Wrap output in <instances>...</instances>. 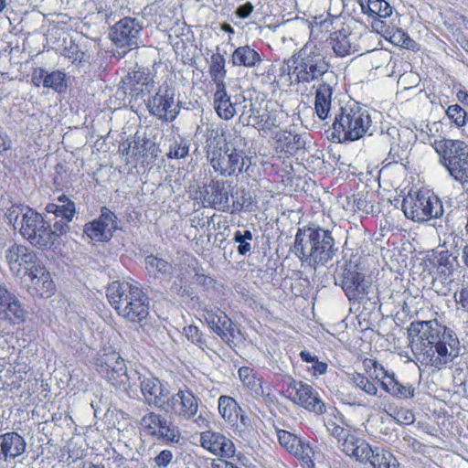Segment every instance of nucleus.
Returning <instances> with one entry per match:
<instances>
[{"label":"nucleus","instance_id":"obj_34","mask_svg":"<svg viewBox=\"0 0 468 468\" xmlns=\"http://www.w3.org/2000/svg\"><path fill=\"white\" fill-rule=\"evenodd\" d=\"M130 91L136 97L148 93L154 88V80L143 70H135L129 77Z\"/></svg>","mask_w":468,"mask_h":468},{"label":"nucleus","instance_id":"obj_26","mask_svg":"<svg viewBox=\"0 0 468 468\" xmlns=\"http://www.w3.org/2000/svg\"><path fill=\"white\" fill-rule=\"evenodd\" d=\"M238 103V98L236 101H231L230 95L227 91V85L215 88L213 94V106L218 116L225 121L232 119L236 112V104Z\"/></svg>","mask_w":468,"mask_h":468},{"label":"nucleus","instance_id":"obj_2","mask_svg":"<svg viewBox=\"0 0 468 468\" xmlns=\"http://www.w3.org/2000/svg\"><path fill=\"white\" fill-rule=\"evenodd\" d=\"M282 71H287L291 82L309 85L318 82L333 81L334 71L330 70V64L326 57L319 48L312 44H305L298 52L284 61Z\"/></svg>","mask_w":468,"mask_h":468},{"label":"nucleus","instance_id":"obj_8","mask_svg":"<svg viewBox=\"0 0 468 468\" xmlns=\"http://www.w3.org/2000/svg\"><path fill=\"white\" fill-rule=\"evenodd\" d=\"M402 210L407 218L418 223L441 218L444 213L441 199L424 188L410 192L402 200Z\"/></svg>","mask_w":468,"mask_h":468},{"label":"nucleus","instance_id":"obj_11","mask_svg":"<svg viewBox=\"0 0 468 468\" xmlns=\"http://www.w3.org/2000/svg\"><path fill=\"white\" fill-rule=\"evenodd\" d=\"M20 233L34 247L47 249L52 246L49 223L31 208H27L22 215Z\"/></svg>","mask_w":468,"mask_h":468},{"label":"nucleus","instance_id":"obj_49","mask_svg":"<svg viewBox=\"0 0 468 468\" xmlns=\"http://www.w3.org/2000/svg\"><path fill=\"white\" fill-rule=\"evenodd\" d=\"M324 425L328 432L337 439L339 448L341 447L342 441H344L346 439L348 440L349 437L354 434L350 427H343L332 419L325 420Z\"/></svg>","mask_w":468,"mask_h":468},{"label":"nucleus","instance_id":"obj_55","mask_svg":"<svg viewBox=\"0 0 468 468\" xmlns=\"http://www.w3.org/2000/svg\"><path fill=\"white\" fill-rule=\"evenodd\" d=\"M454 258L451 255H441L438 260L437 271L447 280L454 270Z\"/></svg>","mask_w":468,"mask_h":468},{"label":"nucleus","instance_id":"obj_7","mask_svg":"<svg viewBox=\"0 0 468 468\" xmlns=\"http://www.w3.org/2000/svg\"><path fill=\"white\" fill-rule=\"evenodd\" d=\"M206 155L214 171L222 176H237L243 173L245 165L246 171L250 165L243 150L228 144L221 146L216 138L207 141Z\"/></svg>","mask_w":468,"mask_h":468},{"label":"nucleus","instance_id":"obj_44","mask_svg":"<svg viewBox=\"0 0 468 468\" xmlns=\"http://www.w3.org/2000/svg\"><path fill=\"white\" fill-rule=\"evenodd\" d=\"M362 9L364 13L376 15L381 18L388 17L392 14V7L385 0H368L367 7L362 5Z\"/></svg>","mask_w":468,"mask_h":468},{"label":"nucleus","instance_id":"obj_47","mask_svg":"<svg viewBox=\"0 0 468 468\" xmlns=\"http://www.w3.org/2000/svg\"><path fill=\"white\" fill-rule=\"evenodd\" d=\"M392 138L393 137L389 132H382L379 134V142L386 144V148L389 147L388 156L383 161V163H385V166H388L393 163L398 164L399 162L402 161V157H400L399 154V146L393 144L391 140Z\"/></svg>","mask_w":468,"mask_h":468},{"label":"nucleus","instance_id":"obj_32","mask_svg":"<svg viewBox=\"0 0 468 468\" xmlns=\"http://www.w3.org/2000/svg\"><path fill=\"white\" fill-rule=\"evenodd\" d=\"M154 437L166 444L178 443L181 439V432L174 421L164 416Z\"/></svg>","mask_w":468,"mask_h":468},{"label":"nucleus","instance_id":"obj_54","mask_svg":"<svg viewBox=\"0 0 468 468\" xmlns=\"http://www.w3.org/2000/svg\"><path fill=\"white\" fill-rule=\"evenodd\" d=\"M389 40L393 44L406 48H413L415 45V41L411 39L405 31L399 28L396 29V31L389 36Z\"/></svg>","mask_w":468,"mask_h":468},{"label":"nucleus","instance_id":"obj_27","mask_svg":"<svg viewBox=\"0 0 468 468\" xmlns=\"http://www.w3.org/2000/svg\"><path fill=\"white\" fill-rule=\"evenodd\" d=\"M261 61L260 53L250 45L236 48L230 57V62L234 67L251 69L260 65Z\"/></svg>","mask_w":468,"mask_h":468},{"label":"nucleus","instance_id":"obj_30","mask_svg":"<svg viewBox=\"0 0 468 468\" xmlns=\"http://www.w3.org/2000/svg\"><path fill=\"white\" fill-rule=\"evenodd\" d=\"M355 35L343 31H335L331 35V45L334 52L339 57H346L356 51L353 40Z\"/></svg>","mask_w":468,"mask_h":468},{"label":"nucleus","instance_id":"obj_48","mask_svg":"<svg viewBox=\"0 0 468 468\" xmlns=\"http://www.w3.org/2000/svg\"><path fill=\"white\" fill-rule=\"evenodd\" d=\"M163 417V415L154 411L148 412L142 417L140 426L146 434L154 437L157 427L161 425Z\"/></svg>","mask_w":468,"mask_h":468},{"label":"nucleus","instance_id":"obj_17","mask_svg":"<svg viewBox=\"0 0 468 468\" xmlns=\"http://www.w3.org/2000/svg\"><path fill=\"white\" fill-rule=\"evenodd\" d=\"M369 375L377 379L380 383L382 389L393 398L408 399L414 397L415 388L412 385L399 382L395 373L386 369L382 364Z\"/></svg>","mask_w":468,"mask_h":468},{"label":"nucleus","instance_id":"obj_40","mask_svg":"<svg viewBox=\"0 0 468 468\" xmlns=\"http://www.w3.org/2000/svg\"><path fill=\"white\" fill-rule=\"evenodd\" d=\"M244 105L242 106V112L239 115V122L244 125H252L258 129V122L261 121L262 113L260 109L256 107V103L252 102L251 100L247 101L243 99Z\"/></svg>","mask_w":468,"mask_h":468},{"label":"nucleus","instance_id":"obj_33","mask_svg":"<svg viewBox=\"0 0 468 468\" xmlns=\"http://www.w3.org/2000/svg\"><path fill=\"white\" fill-rule=\"evenodd\" d=\"M218 404L220 416L229 424H237L239 412L242 411L238 402L229 396L222 395L218 398Z\"/></svg>","mask_w":468,"mask_h":468},{"label":"nucleus","instance_id":"obj_31","mask_svg":"<svg viewBox=\"0 0 468 468\" xmlns=\"http://www.w3.org/2000/svg\"><path fill=\"white\" fill-rule=\"evenodd\" d=\"M238 374L242 385L248 388L254 397L259 398L264 395L262 379L252 368L242 367L239 369Z\"/></svg>","mask_w":468,"mask_h":468},{"label":"nucleus","instance_id":"obj_37","mask_svg":"<svg viewBox=\"0 0 468 468\" xmlns=\"http://www.w3.org/2000/svg\"><path fill=\"white\" fill-rule=\"evenodd\" d=\"M374 453L369 457L367 463L373 468H398L399 463L395 456L388 451L375 447L373 448Z\"/></svg>","mask_w":468,"mask_h":468},{"label":"nucleus","instance_id":"obj_19","mask_svg":"<svg viewBox=\"0 0 468 468\" xmlns=\"http://www.w3.org/2000/svg\"><path fill=\"white\" fill-rule=\"evenodd\" d=\"M139 385L144 401L149 406H154L162 410L165 401L169 394L168 388L154 377L140 376L137 373Z\"/></svg>","mask_w":468,"mask_h":468},{"label":"nucleus","instance_id":"obj_39","mask_svg":"<svg viewBox=\"0 0 468 468\" xmlns=\"http://www.w3.org/2000/svg\"><path fill=\"white\" fill-rule=\"evenodd\" d=\"M278 147L287 154H293L303 147L301 135L292 132H282L278 135Z\"/></svg>","mask_w":468,"mask_h":468},{"label":"nucleus","instance_id":"obj_5","mask_svg":"<svg viewBox=\"0 0 468 468\" xmlns=\"http://www.w3.org/2000/svg\"><path fill=\"white\" fill-rule=\"evenodd\" d=\"M375 128L370 110L355 101L340 106L335 113L333 135L339 142L356 141L367 133L371 135Z\"/></svg>","mask_w":468,"mask_h":468},{"label":"nucleus","instance_id":"obj_21","mask_svg":"<svg viewBox=\"0 0 468 468\" xmlns=\"http://www.w3.org/2000/svg\"><path fill=\"white\" fill-rule=\"evenodd\" d=\"M200 444L204 449L223 458H230L235 452L232 441L219 432L211 431L202 432Z\"/></svg>","mask_w":468,"mask_h":468},{"label":"nucleus","instance_id":"obj_18","mask_svg":"<svg viewBox=\"0 0 468 468\" xmlns=\"http://www.w3.org/2000/svg\"><path fill=\"white\" fill-rule=\"evenodd\" d=\"M288 388L295 392L294 401L301 407L316 414H323L325 411L324 403L312 386L292 379Z\"/></svg>","mask_w":468,"mask_h":468},{"label":"nucleus","instance_id":"obj_61","mask_svg":"<svg viewBox=\"0 0 468 468\" xmlns=\"http://www.w3.org/2000/svg\"><path fill=\"white\" fill-rule=\"evenodd\" d=\"M253 9H254V6L251 5V3L247 2V3L239 5L237 8L235 14L237 15L238 17L244 19L250 16Z\"/></svg>","mask_w":468,"mask_h":468},{"label":"nucleus","instance_id":"obj_52","mask_svg":"<svg viewBox=\"0 0 468 468\" xmlns=\"http://www.w3.org/2000/svg\"><path fill=\"white\" fill-rule=\"evenodd\" d=\"M352 381L354 385L370 396L378 395L376 384L368 379L367 377L356 373L353 375Z\"/></svg>","mask_w":468,"mask_h":468},{"label":"nucleus","instance_id":"obj_4","mask_svg":"<svg viewBox=\"0 0 468 468\" xmlns=\"http://www.w3.org/2000/svg\"><path fill=\"white\" fill-rule=\"evenodd\" d=\"M107 298L118 314L132 323H141L149 314V298L137 282H112Z\"/></svg>","mask_w":468,"mask_h":468},{"label":"nucleus","instance_id":"obj_15","mask_svg":"<svg viewBox=\"0 0 468 468\" xmlns=\"http://www.w3.org/2000/svg\"><path fill=\"white\" fill-rule=\"evenodd\" d=\"M5 258L10 271L15 276H19L23 271L27 274L29 269H33L40 262L32 250L16 243L5 250Z\"/></svg>","mask_w":468,"mask_h":468},{"label":"nucleus","instance_id":"obj_36","mask_svg":"<svg viewBox=\"0 0 468 468\" xmlns=\"http://www.w3.org/2000/svg\"><path fill=\"white\" fill-rule=\"evenodd\" d=\"M4 315L5 318L9 319V321L14 324H19L25 322L27 316V311L21 303L20 300L15 294L13 299L9 301L6 305L3 307L1 310V315Z\"/></svg>","mask_w":468,"mask_h":468},{"label":"nucleus","instance_id":"obj_14","mask_svg":"<svg viewBox=\"0 0 468 468\" xmlns=\"http://www.w3.org/2000/svg\"><path fill=\"white\" fill-rule=\"evenodd\" d=\"M335 283L342 287L349 300L360 301L369 292L371 282L356 267L346 266L341 273L335 275Z\"/></svg>","mask_w":468,"mask_h":468},{"label":"nucleus","instance_id":"obj_23","mask_svg":"<svg viewBox=\"0 0 468 468\" xmlns=\"http://www.w3.org/2000/svg\"><path fill=\"white\" fill-rule=\"evenodd\" d=\"M25 439L17 432L11 431L0 435V462H9L26 452Z\"/></svg>","mask_w":468,"mask_h":468},{"label":"nucleus","instance_id":"obj_62","mask_svg":"<svg viewBox=\"0 0 468 468\" xmlns=\"http://www.w3.org/2000/svg\"><path fill=\"white\" fill-rule=\"evenodd\" d=\"M239 420H240V424L243 427L240 429V431H243L249 435L251 432V431H253V427L251 426L250 418L243 414L242 411H240Z\"/></svg>","mask_w":468,"mask_h":468},{"label":"nucleus","instance_id":"obj_53","mask_svg":"<svg viewBox=\"0 0 468 468\" xmlns=\"http://www.w3.org/2000/svg\"><path fill=\"white\" fill-rule=\"evenodd\" d=\"M184 335L189 341H191L202 350L207 347V341L203 337V334L196 325L190 324L184 327Z\"/></svg>","mask_w":468,"mask_h":468},{"label":"nucleus","instance_id":"obj_9","mask_svg":"<svg viewBox=\"0 0 468 468\" xmlns=\"http://www.w3.org/2000/svg\"><path fill=\"white\" fill-rule=\"evenodd\" d=\"M200 398L187 386L179 388L176 393L167 396L162 410L174 415L179 420H192L198 427L207 426L206 414L199 411Z\"/></svg>","mask_w":468,"mask_h":468},{"label":"nucleus","instance_id":"obj_64","mask_svg":"<svg viewBox=\"0 0 468 468\" xmlns=\"http://www.w3.org/2000/svg\"><path fill=\"white\" fill-rule=\"evenodd\" d=\"M398 420L403 424H410L414 421V414L410 410H405L398 413Z\"/></svg>","mask_w":468,"mask_h":468},{"label":"nucleus","instance_id":"obj_57","mask_svg":"<svg viewBox=\"0 0 468 468\" xmlns=\"http://www.w3.org/2000/svg\"><path fill=\"white\" fill-rule=\"evenodd\" d=\"M75 214L74 202H68L67 204H59L58 209L56 211V218L72 219Z\"/></svg>","mask_w":468,"mask_h":468},{"label":"nucleus","instance_id":"obj_3","mask_svg":"<svg viewBox=\"0 0 468 468\" xmlns=\"http://www.w3.org/2000/svg\"><path fill=\"white\" fill-rule=\"evenodd\" d=\"M295 256L314 271L326 265L337 251L332 232L321 227L299 229L292 249Z\"/></svg>","mask_w":468,"mask_h":468},{"label":"nucleus","instance_id":"obj_25","mask_svg":"<svg viewBox=\"0 0 468 468\" xmlns=\"http://www.w3.org/2000/svg\"><path fill=\"white\" fill-rule=\"evenodd\" d=\"M341 451L347 456L354 457L357 462L366 464L369 460L370 454L374 453L373 448L364 439L358 438L355 434L341 442Z\"/></svg>","mask_w":468,"mask_h":468},{"label":"nucleus","instance_id":"obj_6","mask_svg":"<svg viewBox=\"0 0 468 468\" xmlns=\"http://www.w3.org/2000/svg\"><path fill=\"white\" fill-rule=\"evenodd\" d=\"M439 164L463 188L468 186V143L455 139H435L431 144Z\"/></svg>","mask_w":468,"mask_h":468},{"label":"nucleus","instance_id":"obj_13","mask_svg":"<svg viewBox=\"0 0 468 468\" xmlns=\"http://www.w3.org/2000/svg\"><path fill=\"white\" fill-rule=\"evenodd\" d=\"M176 90L166 83L161 85L156 93L147 101L149 112L160 120L174 121L178 113L179 107L175 102Z\"/></svg>","mask_w":468,"mask_h":468},{"label":"nucleus","instance_id":"obj_10","mask_svg":"<svg viewBox=\"0 0 468 468\" xmlns=\"http://www.w3.org/2000/svg\"><path fill=\"white\" fill-rule=\"evenodd\" d=\"M95 367L98 373L114 387H123L134 379L137 372L128 374L125 360L112 347L100 350L95 358Z\"/></svg>","mask_w":468,"mask_h":468},{"label":"nucleus","instance_id":"obj_50","mask_svg":"<svg viewBox=\"0 0 468 468\" xmlns=\"http://www.w3.org/2000/svg\"><path fill=\"white\" fill-rule=\"evenodd\" d=\"M234 242L238 243L237 251L239 255L245 256L251 250L250 241L252 240V232L249 229L235 231L233 235Z\"/></svg>","mask_w":468,"mask_h":468},{"label":"nucleus","instance_id":"obj_56","mask_svg":"<svg viewBox=\"0 0 468 468\" xmlns=\"http://www.w3.org/2000/svg\"><path fill=\"white\" fill-rule=\"evenodd\" d=\"M71 220L72 219L58 218V219L55 220L52 227L50 226V233L52 236V245H54L55 241L60 235L65 234L69 230V223Z\"/></svg>","mask_w":468,"mask_h":468},{"label":"nucleus","instance_id":"obj_29","mask_svg":"<svg viewBox=\"0 0 468 468\" xmlns=\"http://www.w3.org/2000/svg\"><path fill=\"white\" fill-rule=\"evenodd\" d=\"M133 154L134 157L142 158V163L150 164L156 160L159 148L157 144L135 133L133 137Z\"/></svg>","mask_w":468,"mask_h":468},{"label":"nucleus","instance_id":"obj_45","mask_svg":"<svg viewBox=\"0 0 468 468\" xmlns=\"http://www.w3.org/2000/svg\"><path fill=\"white\" fill-rule=\"evenodd\" d=\"M445 113L452 126L461 129L466 125L468 120L467 112L459 104L448 106Z\"/></svg>","mask_w":468,"mask_h":468},{"label":"nucleus","instance_id":"obj_43","mask_svg":"<svg viewBox=\"0 0 468 468\" xmlns=\"http://www.w3.org/2000/svg\"><path fill=\"white\" fill-rule=\"evenodd\" d=\"M190 145V140L181 136L175 137L170 144L167 157L169 159L186 158L188 155Z\"/></svg>","mask_w":468,"mask_h":468},{"label":"nucleus","instance_id":"obj_35","mask_svg":"<svg viewBox=\"0 0 468 468\" xmlns=\"http://www.w3.org/2000/svg\"><path fill=\"white\" fill-rule=\"evenodd\" d=\"M226 59L220 53H213L210 57L209 75L215 88L226 86Z\"/></svg>","mask_w":468,"mask_h":468},{"label":"nucleus","instance_id":"obj_20","mask_svg":"<svg viewBox=\"0 0 468 468\" xmlns=\"http://www.w3.org/2000/svg\"><path fill=\"white\" fill-rule=\"evenodd\" d=\"M205 319L210 328L223 340L229 341L239 334V330L231 319L219 309H205Z\"/></svg>","mask_w":468,"mask_h":468},{"label":"nucleus","instance_id":"obj_22","mask_svg":"<svg viewBox=\"0 0 468 468\" xmlns=\"http://www.w3.org/2000/svg\"><path fill=\"white\" fill-rule=\"evenodd\" d=\"M203 205L219 211H227L229 207V192L224 183L216 180L204 187Z\"/></svg>","mask_w":468,"mask_h":468},{"label":"nucleus","instance_id":"obj_59","mask_svg":"<svg viewBox=\"0 0 468 468\" xmlns=\"http://www.w3.org/2000/svg\"><path fill=\"white\" fill-rule=\"evenodd\" d=\"M173 459V453L170 450H163L157 456L154 458V463L159 468L166 467Z\"/></svg>","mask_w":468,"mask_h":468},{"label":"nucleus","instance_id":"obj_63","mask_svg":"<svg viewBox=\"0 0 468 468\" xmlns=\"http://www.w3.org/2000/svg\"><path fill=\"white\" fill-rule=\"evenodd\" d=\"M457 298V293H455ZM456 302L462 306L463 309L468 306V287L463 288L458 293V299Z\"/></svg>","mask_w":468,"mask_h":468},{"label":"nucleus","instance_id":"obj_16","mask_svg":"<svg viewBox=\"0 0 468 468\" xmlns=\"http://www.w3.org/2000/svg\"><path fill=\"white\" fill-rule=\"evenodd\" d=\"M118 229L116 215L107 207H102L98 218L84 227V232L94 241H109Z\"/></svg>","mask_w":468,"mask_h":468},{"label":"nucleus","instance_id":"obj_28","mask_svg":"<svg viewBox=\"0 0 468 468\" xmlns=\"http://www.w3.org/2000/svg\"><path fill=\"white\" fill-rule=\"evenodd\" d=\"M331 82L319 83L315 90L314 109L321 120L329 116L332 108L333 86Z\"/></svg>","mask_w":468,"mask_h":468},{"label":"nucleus","instance_id":"obj_38","mask_svg":"<svg viewBox=\"0 0 468 468\" xmlns=\"http://www.w3.org/2000/svg\"><path fill=\"white\" fill-rule=\"evenodd\" d=\"M145 269L154 278H164L173 273V266L166 261L154 255L145 257Z\"/></svg>","mask_w":468,"mask_h":468},{"label":"nucleus","instance_id":"obj_58","mask_svg":"<svg viewBox=\"0 0 468 468\" xmlns=\"http://www.w3.org/2000/svg\"><path fill=\"white\" fill-rule=\"evenodd\" d=\"M47 76V69L44 68H35L31 75V82L34 86L39 87L41 84L45 88V78Z\"/></svg>","mask_w":468,"mask_h":468},{"label":"nucleus","instance_id":"obj_1","mask_svg":"<svg viewBox=\"0 0 468 468\" xmlns=\"http://www.w3.org/2000/svg\"><path fill=\"white\" fill-rule=\"evenodd\" d=\"M408 334L413 356L421 366L440 370L460 354L456 334L437 320L413 322Z\"/></svg>","mask_w":468,"mask_h":468},{"label":"nucleus","instance_id":"obj_42","mask_svg":"<svg viewBox=\"0 0 468 468\" xmlns=\"http://www.w3.org/2000/svg\"><path fill=\"white\" fill-rule=\"evenodd\" d=\"M285 117V113L282 110H265L262 112L260 122H258V129H271L273 127H279Z\"/></svg>","mask_w":468,"mask_h":468},{"label":"nucleus","instance_id":"obj_60","mask_svg":"<svg viewBox=\"0 0 468 468\" xmlns=\"http://www.w3.org/2000/svg\"><path fill=\"white\" fill-rule=\"evenodd\" d=\"M133 147H134L133 139V140H125L120 144L119 153L122 155L126 156L127 158L134 157L133 151ZM129 162L130 161L127 159L126 163H129Z\"/></svg>","mask_w":468,"mask_h":468},{"label":"nucleus","instance_id":"obj_12","mask_svg":"<svg viewBox=\"0 0 468 468\" xmlns=\"http://www.w3.org/2000/svg\"><path fill=\"white\" fill-rule=\"evenodd\" d=\"M143 30L141 19L124 16L111 27L109 36L118 48L133 49L138 48Z\"/></svg>","mask_w":468,"mask_h":468},{"label":"nucleus","instance_id":"obj_46","mask_svg":"<svg viewBox=\"0 0 468 468\" xmlns=\"http://www.w3.org/2000/svg\"><path fill=\"white\" fill-rule=\"evenodd\" d=\"M292 453L303 462L304 468L314 467L315 452L307 441L302 440L299 446H297V450H293Z\"/></svg>","mask_w":468,"mask_h":468},{"label":"nucleus","instance_id":"obj_51","mask_svg":"<svg viewBox=\"0 0 468 468\" xmlns=\"http://www.w3.org/2000/svg\"><path fill=\"white\" fill-rule=\"evenodd\" d=\"M277 437L280 444L290 452L293 450H297V446H299V443L302 441V439L297 437L295 434L284 430H278Z\"/></svg>","mask_w":468,"mask_h":468},{"label":"nucleus","instance_id":"obj_24","mask_svg":"<svg viewBox=\"0 0 468 468\" xmlns=\"http://www.w3.org/2000/svg\"><path fill=\"white\" fill-rule=\"evenodd\" d=\"M27 275L31 281L32 289L39 296L48 298L53 294L55 290L54 282L51 279L50 273L46 271V268L40 262L33 269H29Z\"/></svg>","mask_w":468,"mask_h":468},{"label":"nucleus","instance_id":"obj_41","mask_svg":"<svg viewBox=\"0 0 468 468\" xmlns=\"http://www.w3.org/2000/svg\"><path fill=\"white\" fill-rule=\"evenodd\" d=\"M45 88L51 89L57 93H64L68 89V77L61 70L48 72L45 78Z\"/></svg>","mask_w":468,"mask_h":468}]
</instances>
